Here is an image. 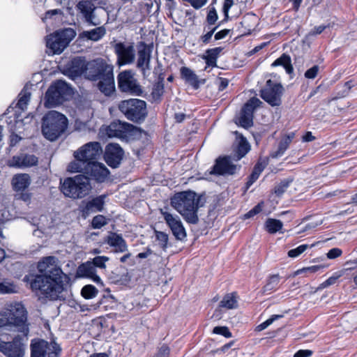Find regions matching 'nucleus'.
<instances>
[{
    "label": "nucleus",
    "instance_id": "obj_1",
    "mask_svg": "<svg viewBox=\"0 0 357 357\" xmlns=\"http://www.w3.org/2000/svg\"><path fill=\"white\" fill-rule=\"evenodd\" d=\"M37 273L25 275L24 281L38 296L56 301L67 290L70 278L66 274L59 260L54 256L43 257L37 263Z\"/></svg>",
    "mask_w": 357,
    "mask_h": 357
},
{
    "label": "nucleus",
    "instance_id": "obj_2",
    "mask_svg": "<svg viewBox=\"0 0 357 357\" xmlns=\"http://www.w3.org/2000/svg\"><path fill=\"white\" fill-rule=\"evenodd\" d=\"M28 312L21 302H10L0 311V328L22 333L28 336L29 324Z\"/></svg>",
    "mask_w": 357,
    "mask_h": 357
},
{
    "label": "nucleus",
    "instance_id": "obj_3",
    "mask_svg": "<svg viewBox=\"0 0 357 357\" xmlns=\"http://www.w3.org/2000/svg\"><path fill=\"white\" fill-rule=\"evenodd\" d=\"M200 197L192 191H183L175 194L171 199L172 206L179 213L188 223L197 224L199 221L197 211Z\"/></svg>",
    "mask_w": 357,
    "mask_h": 357
},
{
    "label": "nucleus",
    "instance_id": "obj_4",
    "mask_svg": "<svg viewBox=\"0 0 357 357\" xmlns=\"http://www.w3.org/2000/svg\"><path fill=\"white\" fill-rule=\"evenodd\" d=\"M67 117L56 111L48 112L42 119V132L50 141L57 139L68 128Z\"/></svg>",
    "mask_w": 357,
    "mask_h": 357
},
{
    "label": "nucleus",
    "instance_id": "obj_5",
    "mask_svg": "<svg viewBox=\"0 0 357 357\" xmlns=\"http://www.w3.org/2000/svg\"><path fill=\"white\" fill-rule=\"evenodd\" d=\"M91 189L89 179L84 175L66 178L61 187L64 195L73 199H80L86 196Z\"/></svg>",
    "mask_w": 357,
    "mask_h": 357
},
{
    "label": "nucleus",
    "instance_id": "obj_6",
    "mask_svg": "<svg viewBox=\"0 0 357 357\" xmlns=\"http://www.w3.org/2000/svg\"><path fill=\"white\" fill-rule=\"evenodd\" d=\"M75 36V31L71 28L57 31L47 36V47L52 54H59L67 47Z\"/></svg>",
    "mask_w": 357,
    "mask_h": 357
},
{
    "label": "nucleus",
    "instance_id": "obj_7",
    "mask_svg": "<svg viewBox=\"0 0 357 357\" xmlns=\"http://www.w3.org/2000/svg\"><path fill=\"white\" fill-rule=\"evenodd\" d=\"M119 110L130 120L137 121L146 115V104L139 99L123 100L119 105Z\"/></svg>",
    "mask_w": 357,
    "mask_h": 357
},
{
    "label": "nucleus",
    "instance_id": "obj_8",
    "mask_svg": "<svg viewBox=\"0 0 357 357\" xmlns=\"http://www.w3.org/2000/svg\"><path fill=\"white\" fill-rule=\"evenodd\" d=\"M70 91L71 89L66 82L62 80L56 81L46 92L45 106L51 108L61 104L66 96L70 93Z\"/></svg>",
    "mask_w": 357,
    "mask_h": 357
},
{
    "label": "nucleus",
    "instance_id": "obj_9",
    "mask_svg": "<svg viewBox=\"0 0 357 357\" xmlns=\"http://www.w3.org/2000/svg\"><path fill=\"white\" fill-rule=\"evenodd\" d=\"M27 340V336L24 335H17L10 342L0 337V351L6 357H23L25 355Z\"/></svg>",
    "mask_w": 357,
    "mask_h": 357
},
{
    "label": "nucleus",
    "instance_id": "obj_10",
    "mask_svg": "<svg viewBox=\"0 0 357 357\" xmlns=\"http://www.w3.org/2000/svg\"><path fill=\"white\" fill-rule=\"evenodd\" d=\"M61 351L60 346L54 340L48 342L39 340L31 344V357H59Z\"/></svg>",
    "mask_w": 357,
    "mask_h": 357
},
{
    "label": "nucleus",
    "instance_id": "obj_11",
    "mask_svg": "<svg viewBox=\"0 0 357 357\" xmlns=\"http://www.w3.org/2000/svg\"><path fill=\"white\" fill-rule=\"evenodd\" d=\"M102 153V149L98 142H91L79 147L74 152L75 158H80L86 162H95Z\"/></svg>",
    "mask_w": 357,
    "mask_h": 357
},
{
    "label": "nucleus",
    "instance_id": "obj_12",
    "mask_svg": "<svg viewBox=\"0 0 357 357\" xmlns=\"http://www.w3.org/2000/svg\"><path fill=\"white\" fill-rule=\"evenodd\" d=\"M283 91L280 84L274 83L268 79L265 87L261 91V97L271 106H278L281 104Z\"/></svg>",
    "mask_w": 357,
    "mask_h": 357
},
{
    "label": "nucleus",
    "instance_id": "obj_13",
    "mask_svg": "<svg viewBox=\"0 0 357 357\" xmlns=\"http://www.w3.org/2000/svg\"><path fill=\"white\" fill-rule=\"evenodd\" d=\"M118 84L119 89L126 93L139 96L142 91L140 85L134 77L133 73L129 70L121 72L118 75Z\"/></svg>",
    "mask_w": 357,
    "mask_h": 357
},
{
    "label": "nucleus",
    "instance_id": "obj_14",
    "mask_svg": "<svg viewBox=\"0 0 357 357\" xmlns=\"http://www.w3.org/2000/svg\"><path fill=\"white\" fill-rule=\"evenodd\" d=\"M160 213L175 238L178 240L184 239L186 237V231L181 218L165 209H160Z\"/></svg>",
    "mask_w": 357,
    "mask_h": 357
},
{
    "label": "nucleus",
    "instance_id": "obj_15",
    "mask_svg": "<svg viewBox=\"0 0 357 357\" xmlns=\"http://www.w3.org/2000/svg\"><path fill=\"white\" fill-rule=\"evenodd\" d=\"M114 52L119 66L131 64L135 59V50L131 43H117L114 45Z\"/></svg>",
    "mask_w": 357,
    "mask_h": 357
},
{
    "label": "nucleus",
    "instance_id": "obj_16",
    "mask_svg": "<svg viewBox=\"0 0 357 357\" xmlns=\"http://www.w3.org/2000/svg\"><path fill=\"white\" fill-rule=\"evenodd\" d=\"M135 130L130 123L121 121H114L105 128V133L109 137L126 138Z\"/></svg>",
    "mask_w": 357,
    "mask_h": 357
},
{
    "label": "nucleus",
    "instance_id": "obj_17",
    "mask_svg": "<svg viewBox=\"0 0 357 357\" xmlns=\"http://www.w3.org/2000/svg\"><path fill=\"white\" fill-rule=\"evenodd\" d=\"M123 150L117 144H109L105 151V160L107 165L112 167H117L123 157Z\"/></svg>",
    "mask_w": 357,
    "mask_h": 357
},
{
    "label": "nucleus",
    "instance_id": "obj_18",
    "mask_svg": "<svg viewBox=\"0 0 357 357\" xmlns=\"http://www.w3.org/2000/svg\"><path fill=\"white\" fill-rule=\"evenodd\" d=\"M107 68H113L102 60H94L87 63V68L85 71V76L91 80H99L100 77L106 73Z\"/></svg>",
    "mask_w": 357,
    "mask_h": 357
},
{
    "label": "nucleus",
    "instance_id": "obj_19",
    "mask_svg": "<svg viewBox=\"0 0 357 357\" xmlns=\"http://www.w3.org/2000/svg\"><path fill=\"white\" fill-rule=\"evenodd\" d=\"M37 163L38 158L34 155L20 153L10 159L7 165L10 167L23 169L35 166Z\"/></svg>",
    "mask_w": 357,
    "mask_h": 357
},
{
    "label": "nucleus",
    "instance_id": "obj_20",
    "mask_svg": "<svg viewBox=\"0 0 357 357\" xmlns=\"http://www.w3.org/2000/svg\"><path fill=\"white\" fill-rule=\"evenodd\" d=\"M237 169V166L232 163L229 157L219 158L216 160L211 174L217 175L234 174Z\"/></svg>",
    "mask_w": 357,
    "mask_h": 357
},
{
    "label": "nucleus",
    "instance_id": "obj_21",
    "mask_svg": "<svg viewBox=\"0 0 357 357\" xmlns=\"http://www.w3.org/2000/svg\"><path fill=\"white\" fill-rule=\"evenodd\" d=\"M86 175L98 182H104L109 174V169L100 162H89L88 164Z\"/></svg>",
    "mask_w": 357,
    "mask_h": 357
},
{
    "label": "nucleus",
    "instance_id": "obj_22",
    "mask_svg": "<svg viewBox=\"0 0 357 357\" xmlns=\"http://www.w3.org/2000/svg\"><path fill=\"white\" fill-rule=\"evenodd\" d=\"M76 7L89 24L97 26L100 24V22L95 17L93 12L96 8L91 1L82 0L78 2Z\"/></svg>",
    "mask_w": 357,
    "mask_h": 357
},
{
    "label": "nucleus",
    "instance_id": "obj_23",
    "mask_svg": "<svg viewBox=\"0 0 357 357\" xmlns=\"http://www.w3.org/2000/svg\"><path fill=\"white\" fill-rule=\"evenodd\" d=\"M151 50L149 47L143 42L137 45V66L140 68L144 75L146 70H150Z\"/></svg>",
    "mask_w": 357,
    "mask_h": 357
},
{
    "label": "nucleus",
    "instance_id": "obj_24",
    "mask_svg": "<svg viewBox=\"0 0 357 357\" xmlns=\"http://www.w3.org/2000/svg\"><path fill=\"white\" fill-rule=\"evenodd\" d=\"M106 197V195H102L91 200L83 202L81 206V211L85 215H89L91 213L102 211L104 208Z\"/></svg>",
    "mask_w": 357,
    "mask_h": 357
},
{
    "label": "nucleus",
    "instance_id": "obj_25",
    "mask_svg": "<svg viewBox=\"0 0 357 357\" xmlns=\"http://www.w3.org/2000/svg\"><path fill=\"white\" fill-rule=\"evenodd\" d=\"M106 73L99 79L98 86L100 91L105 96H110L115 89L113 68H107Z\"/></svg>",
    "mask_w": 357,
    "mask_h": 357
},
{
    "label": "nucleus",
    "instance_id": "obj_26",
    "mask_svg": "<svg viewBox=\"0 0 357 357\" xmlns=\"http://www.w3.org/2000/svg\"><path fill=\"white\" fill-rule=\"evenodd\" d=\"M77 275L81 278H89L96 283L102 282L101 278L96 274V269L91 261L81 264L77 268Z\"/></svg>",
    "mask_w": 357,
    "mask_h": 357
},
{
    "label": "nucleus",
    "instance_id": "obj_27",
    "mask_svg": "<svg viewBox=\"0 0 357 357\" xmlns=\"http://www.w3.org/2000/svg\"><path fill=\"white\" fill-rule=\"evenodd\" d=\"M31 184V178L28 174H17L12 178V185L15 191H24Z\"/></svg>",
    "mask_w": 357,
    "mask_h": 357
},
{
    "label": "nucleus",
    "instance_id": "obj_28",
    "mask_svg": "<svg viewBox=\"0 0 357 357\" xmlns=\"http://www.w3.org/2000/svg\"><path fill=\"white\" fill-rule=\"evenodd\" d=\"M222 50V47H218L206 51L205 54L202 56V58L205 60L206 63L205 70L208 67H215L217 66V59Z\"/></svg>",
    "mask_w": 357,
    "mask_h": 357
},
{
    "label": "nucleus",
    "instance_id": "obj_29",
    "mask_svg": "<svg viewBox=\"0 0 357 357\" xmlns=\"http://www.w3.org/2000/svg\"><path fill=\"white\" fill-rule=\"evenodd\" d=\"M294 137V132H290L288 135L284 136L279 143L278 150L271 153V156L273 158H277L283 155Z\"/></svg>",
    "mask_w": 357,
    "mask_h": 357
},
{
    "label": "nucleus",
    "instance_id": "obj_30",
    "mask_svg": "<svg viewBox=\"0 0 357 357\" xmlns=\"http://www.w3.org/2000/svg\"><path fill=\"white\" fill-rule=\"evenodd\" d=\"M107 243L110 246L115 248L116 252H123L127 250L124 239L115 233H112L108 236Z\"/></svg>",
    "mask_w": 357,
    "mask_h": 357
},
{
    "label": "nucleus",
    "instance_id": "obj_31",
    "mask_svg": "<svg viewBox=\"0 0 357 357\" xmlns=\"http://www.w3.org/2000/svg\"><path fill=\"white\" fill-rule=\"evenodd\" d=\"M106 33V30L103 26H98L90 31H83L80 36L88 40L98 41L101 39Z\"/></svg>",
    "mask_w": 357,
    "mask_h": 357
},
{
    "label": "nucleus",
    "instance_id": "obj_32",
    "mask_svg": "<svg viewBox=\"0 0 357 357\" xmlns=\"http://www.w3.org/2000/svg\"><path fill=\"white\" fill-rule=\"evenodd\" d=\"M86 68V61L80 57H77L72 60L70 69L72 73L78 76L85 73Z\"/></svg>",
    "mask_w": 357,
    "mask_h": 357
},
{
    "label": "nucleus",
    "instance_id": "obj_33",
    "mask_svg": "<svg viewBox=\"0 0 357 357\" xmlns=\"http://www.w3.org/2000/svg\"><path fill=\"white\" fill-rule=\"evenodd\" d=\"M182 77L194 88L199 87V80L197 75L190 68L182 67L181 68Z\"/></svg>",
    "mask_w": 357,
    "mask_h": 357
},
{
    "label": "nucleus",
    "instance_id": "obj_34",
    "mask_svg": "<svg viewBox=\"0 0 357 357\" xmlns=\"http://www.w3.org/2000/svg\"><path fill=\"white\" fill-rule=\"evenodd\" d=\"M237 135L238 146L236 148L237 160L243 158L249 151L250 145L246 139L242 135H239L238 132H235Z\"/></svg>",
    "mask_w": 357,
    "mask_h": 357
},
{
    "label": "nucleus",
    "instance_id": "obj_35",
    "mask_svg": "<svg viewBox=\"0 0 357 357\" xmlns=\"http://www.w3.org/2000/svg\"><path fill=\"white\" fill-rule=\"evenodd\" d=\"M76 160L70 162L68 166V170L70 172H82L86 174L87 172L88 164L85 160L80 158H75Z\"/></svg>",
    "mask_w": 357,
    "mask_h": 357
},
{
    "label": "nucleus",
    "instance_id": "obj_36",
    "mask_svg": "<svg viewBox=\"0 0 357 357\" xmlns=\"http://www.w3.org/2000/svg\"><path fill=\"white\" fill-rule=\"evenodd\" d=\"M220 306L227 309H235L238 307V299L236 293L226 294L220 301Z\"/></svg>",
    "mask_w": 357,
    "mask_h": 357
},
{
    "label": "nucleus",
    "instance_id": "obj_37",
    "mask_svg": "<svg viewBox=\"0 0 357 357\" xmlns=\"http://www.w3.org/2000/svg\"><path fill=\"white\" fill-rule=\"evenodd\" d=\"M272 66H283L286 72L288 74H291L293 72V67L291 65V61L289 56L283 54L280 57L277 59L272 64Z\"/></svg>",
    "mask_w": 357,
    "mask_h": 357
},
{
    "label": "nucleus",
    "instance_id": "obj_38",
    "mask_svg": "<svg viewBox=\"0 0 357 357\" xmlns=\"http://www.w3.org/2000/svg\"><path fill=\"white\" fill-rule=\"evenodd\" d=\"M265 227L268 233L275 234L282 229L283 223L279 220L268 218L265 222Z\"/></svg>",
    "mask_w": 357,
    "mask_h": 357
},
{
    "label": "nucleus",
    "instance_id": "obj_39",
    "mask_svg": "<svg viewBox=\"0 0 357 357\" xmlns=\"http://www.w3.org/2000/svg\"><path fill=\"white\" fill-rule=\"evenodd\" d=\"M345 270H341L337 272H335L332 276L328 278L326 281L322 282L318 287V290H321L323 289L327 288L333 284H334L336 281L342 277L344 274Z\"/></svg>",
    "mask_w": 357,
    "mask_h": 357
},
{
    "label": "nucleus",
    "instance_id": "obj_40",
    "mask_svg": "<svg viewBox=\"0 0 357 357\" xmlns=\"http://www.w3.org/2000/svg\"><path fill=\"white\" fill-rule=\"evenodd\" d=\"M265 166L266 163L264 162L259 161L257 163L254 167L252 174L250 176L249 181L247 183L248 186H250L259 178L260 174L265 168Z\"/></svg>",
    "mask_w": 357,
    "mask_h": 357
},
{
    "label": "nucleus",
    "instance_id": "obj_41",
    "mask_svg": "<svg viewBox=\"0 0 357 357\" xmlns=\"http://www.w3.org/2000/svg\"><path fill=\"white\" fill-rule=\"evenodd\" d=\"M328 266L326 265H315L312 266H308L305 268H303L301 269L297 270L294 273V275H298L302 273H305L307 276H308L310 274H314L319 271H322L325 268H326Z\"/></svg>",
    "mask_w": 357,
    "mask_h": 357
},
{
    "label": "nucleus",
    "instance_id": "obj_42",
    "mask_svg": "<svg viewBox=\"0 0 357 357\" xmlns=\"http://www.w3.org/2000/svg\"><path fill=\"white\" fill-rule=\"evenodd\" d=\"M261 103L262 102L259 99L252 98L245 104L242 110L244 111V112H249L250 114L253 116L255 109L259 107Z\"/></svg>",
    "mask_w": 357,
    "mask_h": 357
},
{
    "label": "nucleus",
    "instance_id": "obj_43",
    "mask_svg": "<svg viewBox=\"0 0 357 357\" xmlns=\"http://www.w3.org/2000/svg\"><path fill=\"white\" fill-rule=\"evenodd\" d=\"M19 100L17 106L22 110L26 109L27 105L30 100L31 93L26 90L24 89L19 95Z\"/></svg>",
    "mask_w": 357,
    "mask_h": 357
},
{
    "label": "nucleus",
    "instance_id": "obj_44",
    "mask_svg": "<svg viewBox=\"0 0 357 357\" xmlns=\"http://www.w3.org/2000/svg\"><path fill=\"white\" fill-rule=\"evenodd\" d=\"M98 289L91 284L85 285L82 289L81 294L82 296L86 299H91L96 296Z\"/></svg>",
    "mask_w": 357,
    "mask_h": 357
},
{
    "label": "nucleus",
    "instance_id": "obj_45",
    "mask_svg": "<svg viewBox=\"0 0 357 357\" xmlns=\"http://www.w3.org/2000/svg\"><path fill=\"white\" fill-rule=\"evenodd\" d=\"M252 117L253 116H251L249 112H244V111L242 110L238 119L239 125L245 128L252 126Z\"/></svg>",
    "mask_w": 357,
    "mask_h": 357
},
{
    "label": "nucleus",
    "instance_id": "obj_46",
    "mask_svg": "<svg viewBox=\"0 0 357 357\" xmlns=\"http://www.w3.org/2000/svg\"><path fill=\"white\" fill-rule=\"evenodd\" d=\"M314 244L310 245V248L314 247ZM310 246L307 244L301 245L296 248L291 249L288 252V256L291 258H296L303 254Z\"/></svg>",
    "mask_w": 357,
    "mask_h": 357
},
{
    "label": "nucleus",
    "instance_id": "obj_47",
    "mask_svg": "<svg viewBox=\"0 0 357 357\" xmlns=\"http://www.w3.org/2000/svg\"><path fill=\"white\" fill-rule=\"evenodd\" d=\"M280 282V277L278 275H272L269 280L267 284L264 287V291L265 292L266 291H271L273 290L276 289L278 284Z\"/></svg>",
    "mask_w": 357,
    "mask_h": 357
},
{
    "label": "nucleus",
    "instance_id": "obj_48",
    "mask_svg": "<svg viewBox=\"0 0 357 357\" xmlns=\"http://www.w3.org/2000/svg\"><path fill=\"white\" fill-rule=\"evenodd\" d=\"M164 93V84L162 82H158L153 85L151 95L154 100H158Z\"/></svg>",
    "mask_w": 357,
    "mask_h": 357
},
{
    "label": "nucleus",
    "instance_id": "obj_49",
    "mask_svg": "<svg viewBox=\"0 0 357 357\" xmlns=\"http://www.w3.org/2000/svg\"><path fill=\"white\" fill-rule=\"evenodd\" d=\"M109 257L106 256H98L93 259L91 263H93L95 268H105V263L109 261Z\"/></svg>",
    "mask_w": 357,
    "mask_h": 357
},
{
    "label": "nucleus",
    "instance_id": "obj_50",
    "mask_svg": "<svg viewBox=\"0 0 357 357\" xmlns=\"http://www.w3.org/2000/svg\"><path fill=\"white\" fill-rule=\"evenodd\" d=\"M281 317H282V315H278V314H275V315L271 316V317H270L269 319H268L267 320H266L265 321H264L261 324L258 325L256 327V331H261L266 329L270 325H271L273 323V321H275V320H277V319H280Z\"/></svg>",
    "mask_w": 357,
    "mask_h": 357
},
{
    "label": "nucleus",
    "instance_id": "obj_51",
    "mask_svg": "<svg viewBox=\"0 0 357 357\" xmlns=\"http://www.w3.org/2000/svg\"><path fill=\"white\" fill-rule=\"evenodd\" d=\"M91 224L94 229H100L107 224V220L103 215H98L93 218Z\"/></svg>",
    "mask_w": 357,
    "mask_h": 357
},
{
    "label": "nucleus",
    "instance_id": "obj_52",
    "mask_svg": "<svg viewBox=\"0 0 357 357\" xmlns=\"http://www.w3.org/2000/svg\"><path fill=\"white\" fill-rule=\"evenodd\" d=\"M213 333L215 334L223 335L225 337H231V333L227 326H216L213 328Z\"/></svg>",
    "mask_w": 357,
    "mask_h": 357
},
{
    "label": "nucleus",
    "instance_id": "obj_53",
    "mask_svg": "<svg viewBox=\"0 0 357 357\" xmlns=\"http://www.w3.org/2000/svg\"><path fill=\"white\" fill-rule=\"evenodd\" d=\"M289 185V181H283L280 183H279L278 185L275 188V193L280 196L282 195L288 188Z\"/></svg>",
    "mask_w": 357,
    "mask_h": 357
},
{
    "label": "nucleus",
    "instance_id": "obj_54",
    "mask_svg": "<svg viewBox=\"0 0 357 357\" xmlns=\"http://www.w3.org/2000/svg\"><path fill=\"white\" fill-rule=\"evenodd\" d=\"M218 18V14L215 9L214 8L210 9L206 17L207 22L209 24L213 25L215 23Z\"/></svg>",
    "mask_w": 357,
    "mask_h": 357
},
{
    "label": "nucleus",
    "instance_id": "obj_55",
    "mask_svg": "<svg viewBox=\"0 0 357 357\" xmlns=\"http://www.w3.org/2000/svg\"><path fill=\"white\" fill-rule=\"evenodd\" d=\"M15 291V287L13 284L0 283V294H10Z\"/></svg>",
    "mask_w": 357,
    "mask_h": 357
},
{
    "label": "nucleus",
    "instance_id": "obj_56",
    "mask_svg": "<svg viewBox=\"0 0 357 357\" xmlns=\"http://www.w3.org/2000/svg\"><path fill=\"white\" fill-rule=\"evenodd\" d=\"M319 67L317 65L314 66L313 67L310 68L305 73V78L314 79L317 77V75L319 73Z\"/></svg>",
    "mask_w": 357,
    "mask_h": 357
},
{
    "label": "nucleus",
    "instance_id": "obj_57",
    "mask_svg": "<svg viewBox=\"0 0 357 357\" xmlns=\"http://www.w3.org/2000/svg\"><path fill=\"white\" fill-rule=\"evenodd\" d=\"M190 4L195 9H199L205 6L208 0H183Z\"/></svg>",
    "mask_w": 357,
    "mask_h": 357
},
{
    "label": "nucleus",
    "instance_id": "obj_58",
    "mask_svg": "<svg viewBox=\"0 0 357 357\" xmlns=\"http://www.w3.org/2000/svg\"><path fill=\"white\" fill-rule=\"evenodd\" d=\"M321 224V222L307 223L303 227L301 228L300 230L296 232V234H301L307 231L310 229H313L316 228L317 226L320 225Z\"/></svg>",
    "mask_w": 357,
    "mask_h": 357
},
{
    "label": "nucleus",
    "instance_id": "obj_59",
    "mask_svg": "<svg viewBox=\"0 0 357 357\" xmlns=\"http://www.w3.org/2000/svg\"><path fill=\"white\" fill-rule=\"evenodd\" d=\"M156 238L160 242L161 246L162 248H165L167 243L168 241V236L167 235L162 231H158L156 233Z\"/></svg>",
    "mask_w": 357,
    "mask_h": 357
},
{
    "label": "nucleus",
    "instance_id": "obj_60",
    "mask_svg": "<svg viewBox=\"0 0 357 357\" xmlns=\"http://www.w3.org/2000/svg\"><path fill=\"white\" fill-rule=\"evenodd\" d=\"M342 252L340 248H334L331 249L326 254L328 259H335L342 255Z\"/></svg>",
    "mask_w": 357,
    "mask_h": 357
},
{
    "label": "nucleus",
    "instance_id": "obj_61",
    "mask_svg": "<svg viewBox=\"0 0 357 357\" xmlns=\"http://www.w3.org/2000/svg\"><path fill=\"white\" fill-rule=\"evenodd\" d=\"M216 29H217V26H215L213 29H211L210 31H208L206 34L202 36L201 38L202 41L204 43L207 44L209 42V40H211L213 34L216 31Z\"/></svg>",
    "mask_w": 357,
    "mask_h": 357
},
{
    "label": "nucleus",
    "instance_id": "obj_62",
    "mask_svg": "<svg viewBox=\"0 0 357 357\" xmlns=\"http://www.w3.org/2000/svg\"><path fill=\"white\" fill-rule=\"evenodd\" d=\"M312 354L311 350H299L294 354V357H310Z\"/></svg>",
    "mask_w": 357,
    "mask_h": 357
},
{
    "label": "nucleus",
    "instance_id": "obj_63",
    "mask_svg": "<svg viewBox=\"0 0 357 357\" xmlns=\"http://www.w3.org/2000/svg\"><path fill=\"white\" fill-rule=\"evenodd\" d=\"M229 29H223V30H221L218 32H217L215 34V39L216 40H220V39H222L224 38L225 37H226V36L229 33Z\"/></svg>",
    "mask_w": 357,
    "mask_h": 357
},
{
    "label": "nucleus",
    "instance_id": "obj_64",
    "mask_svg": "<svg viewBox=\"0 0 357 357\" xmlns=\"http://www.w3.org/2000/svg\"><path fill=\"white\" fill-rule=\"evenodd\" d=\"M169 349L167 347H162L158 354L157 357H168Z\"/></svg>",
    "mask_w": 357,
    "mask_h": 357
}]
</instances>
